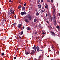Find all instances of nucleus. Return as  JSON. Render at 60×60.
<instances>
[{
	"instance_id": "nucleus-6",
	"label": "nucleus",
	"mask_w": 60,
	"mask_h": 60,
	"mask_svg": "<svg viewBox=\"0 0 60 60\" xmlns=\"http://www.w3.org/2000/svg\"><path fill=\"white\" fill-rule=\"evenodd\" d=\"M51 33L52 34V36H55L56 34L55 33L52 32V31H51Z\"/></svg>"
},
{
	"instance_id": "nucleus-10",
	"label": "nucleus",
	"mask_w": 60,
	"mask_h": 60,
	"mask_svg": "<svg viewBox=\"0 0 60 60\" xmlns=\"http://www.w3.org/2000/svg\"><path fill=\"white\" fill-rule=\"evenodd\" d=\"M25 22H27V23H28L29 22V21H28V19H26L25 21Z\"/></svg>"
},
{
	"instance_id": "nucleus-38",
	"label": "nucleus",
	"mask_w": 60,
	"mask_h": 60,
	"mask_svg": "<svg viewBox=\"0 0 60 60\" xmlns=\"http://www.w3.org/2000/svg\"><path fill=\"white\" fill-rule=\"evenodd\" d=\"M45 34V33L44 32H43L42 33V34Z\"/></svg>"
},
{
	"instance_id": "nucleus-11",
	"label": "nucleus",
	"mask_w": 60,
	"mask_h": 60,
	"mask_svg": "<svg viewBox=\"0 0 60 60\" xmlns=\"http://www.w3.org/2000/svg\"><path fill=\"white\" fill-rule=\"evenodd\" d=\"M18 28H20L21 27V24H20L18 25Z\"/></svg>"
},
{
	"instance_id": "nucleus-5",
	"label": "nucleus",
	"mask_w": 60,
	"mask_h": 60,
	"mask_svg": "<svg viewBox=\"0 0 60 60\" xmlns=\"http://www.w3.org/2000/svg\"><path fill=\"white\" fill-rule=\"evenodd\" d=\"M26 13L25 12H21V15H25V14H26Z\"/></svg>"
},
{
	"instance_id": "nucleus-44",
	"label": "nucleus",
	"mask_w": 60,
	"mask_h": 60,
	"mask_svg": "<svg viewBox=\"0 0 60 60\" xmlns=\"http://www.w3.org/2000/svg\"><path fill=\"white\" fill-rule=\"evenodd\" d=\"M30 59H29V60H30Z\"/></svg>"
},
{
	"instance_id": "nucleus-33",
	"label": "nucleus",
	"mask_w": 60,
	"mask_h": 60,
	"mask_svg": "<svg viewBox=\"0 0 60 60\" xmlns=\"http://www.w3.org/2000/svg\"><path fill=\"white\" fill-rule=\"evenodd\" d=\"M51 2H53V0H50Z\"/></svg>"
},
{
	"instance_id": "nucleus-4",
	"label": "nucleus",
	"mask_w": 60,
	"mask_h": 60,
	"mask_svg": "<svg viewBox=\"0 0 60 60\" xmlns=\"http://www.w3.org/2000/svg\"><path fill=\"white\" fill-rule=\"evenodd\" d=\"M45 8H46V9H48V5H47V4L46 3H45Z\"/></svg>"
},
{
	"instance_id": "nucleus-43",
	"label": "nucleus",
	"mask_w": 60,
	"mask_h": 60,
	"mask_svg": "<svg viewBox=\"0 0 60 60\" xmlns=\"http://www.w3.org/2000/svg\"><path fill=\"white\" fill-rule=\"evenodd\" d=\"M47 57H49V56H48Z\"/></svg>"
},
{
	"instance_id": "nucleus-22",
	"label": "nucleus",
	"mask_w": 60,
	"mask_h": 60,
	"mask_svg": "<svg viewBox=\"0 0 60 60\" xmlns=\"http://www.w3.org/2000/svg\"><path fill=\"white\" fill-rule=\"evenodd\" d=\"M21 34L22 35V34H23V32L22 31L21 32Z\"/></svg>"
},
{
	"instance_id": "nucleus-23",
	"label": "nucleus",
	"mask_w": 60,
	"mask_h": 60,
	"mask_svg": "<svg viewBox=\"0 0 60 60\" xmlns=\"http://www.w3.org/2000/svg\"><path fill=\"white\" fill-rule=\"evenodd\" d=\"M50 17H51V16H50V14H49V18Z\"/></svg>"
},
{
	"instance_id": "nucleus-21",
	"label": "nucleus",
	"mask_w": 60,
	"mask_h": 60,
	"mask_svg": "<svg viewBox=\"0 0 60 60\" xmlns=\"http://www.w3.org/2000/svg\"><path fill=\"white\" fill-rule=\"evenodd\" d=\"M13 25L14 26H16V23H15L13 24Z\"/></svg>"
},
{
	"instance_id": "nucleus-31",
	"label": "nucleus",
	"mask_w": 60,
	"mask_h": 60,
	"mask_svg": "<svg viewBox=\"0 0 60 60\" xmlns=\"http://www.w3.org/2000/svg\"><path fill=\"white\" fill-rule=\"evenodd\" d=\"M14 59H16V57H14Z\"/></svg>"
},
{
	"instance_id": "nucleus-45",
	"label": "nucleus",
	"mask_w": 60,
	"mask_h": 60,
	"mask_svg": "<svg viewBox=\"0 0 60 60\" xmlns=\"http://www.w3.org/2000/svg\"><path fill=\"white\" fill-rule=\"evenodd\" d=\"M59 16H60V13L59 14Z\"/></svg>"
},
{
	"instance_id": "nucleus-34",
	"label": "nucleus",
	"mask_w": 60,
	"mask_h": 60,
	"mask_svg": "<svg viewBox=\"0 0 60 60\" xmlns=\"http://www.w3.org/2000/svg\"><path fill=\"white\" fill-rule=\"evenodd\" d=\"M40 58H41V56H39V59Z\"/></svg>"
},
{
	"instance_id": "nucleus-8",
	"label": "nucleus",
	"mask_w": 60,
	"mask_h": 60,
	"mask_svg": "<svg viewBox=\"0 0 60 60\" xmlns=\"http://www.w3.org/2000/svg\"><path fill=\"white\" fill-rule=\"evenodd\" d=\"M8 16H9L10 17V16L11 15V13L10 12H8Z\"/></svg>"
},
{
	"instance_id": "nucleus-29",
	"label": "nucleus",
	"mask_w": 60,
	"mask_h": 60,
	"mask_svg": "<svg viewBox=\"0 0 60 60\" xmlns=\"http://www.w3.org/2000/svg\"><path fill=\"white\" fill-rule=\"evenodd\" d=\"M37 2L38 3H39L40 2V0H39L37 1Z\"/></svg>"
},
{
	"instance_id": "nucleus-2",
	"label": "nucleus",
	"mask_w": 60,
	"mask_h": 60,
	"mask_svg": "<svg viewBox=\"0 0 60 60\" xmlns=\"http://www.w3.org/2000/svg\"><path fill=\"white\" fill-rule=\"evenodd\" d=\"M35 47H33V49H34V50L35 51H36L37 50V51L38 52H39V51H40V49L39 47L38 46L36 47L35 48Z\"/></svg>"
},
{
	"instance_id": "nucleus-37",
	"label": "nucleus",
	"mask_w": 60,
	"mask_h": 60,
	"mask_svg": "<svg viewBox=\"0 0 60 60\" xmlns=\"http://www.w3.org/2000/svg\"><path fill=\"white\" fill-rule=\"evenodd\" d=\"M19 3H20L21 2V0H19Z\"/></svg>"
},
{
	"instance_id": "nucleus-48",
	"label": "nucleus",
	"mask_w": 60,
	"mask_h": 60,
	"mask_svg": "<svg viewBox=\"0 0 60 60\" xmlns=\"http://www.w3.org/2000/svg\"><path fill=\"white\" fill-rule=\"evenodd\" d=\"M36 59H35V60H36Z\"/></svg>"
},
{
	"instance_id": "nucleus-27",
	"label": "nucleus",
	"mask_w": 60,
	"mask_h": 60,
	"mask_svg": "<svg viewBox=\"0 0 60 60\" xmlns=\"http://www.w3.org/2000/svg\"><path fill=\"white\" fill-rule=\"evenodd\" d=\"M4 53H2L1 55L2 56H4Z\"/></svg>"
},
{
	"instance_id": "nucleus-25",
	"label": "nucleus",
	"mask_w": 60,
	"mask_h": 60,
	"mask_svg": "<svg viewBox=\"0 0 60 60\" xmlns=\"http://www.w3.org/2000/svg\"><path fill=\"white\" fill-rule=\"evenodd\" d=\"M48 2H50V1L49 0H46Z\"/></svg>"
},
{
	"instance_id": "nucleus-9",
	"label": "nucleus",
	"mask_w": 60,
	"mask_h": 60,
	"mask_svg": "<svg viewBox=\"0 0 60 60\" xmlns=\"http://www.w3.org/2000/svg\"><path fill=\"white\" fill-rule=\"evenodd\" d=\"M38 8L39 9H41V4H39L38 6Z\"/></svg>"
},
{
	"instance_id": "nucleus-20",
	"label": "nucleus",
	"mask_w": 60,
	"mask_h": 60,
	"mask_svg": "<svg viewBox=\"0 0 60 60\" xmlns=\"http://www.w3.org/2000/svg\"><path fill=\"white\" fill-rule=\"evenodd\" d=\"M21 8V6H19V7L18 8L19 9H20Z\"/></svg>"
},
{
	"instance_id": "nucleus-32",
	"label": "nucleus",
	"mask_w": 60,
	"mask_h": 60,
	"mask_svg": "<svg viewBox=\"0 0 60 60\" xmlns=\"http://www.w3.org/2000/svg\"><path fill=\"white\" fill-rule=\"evenodd\" d=\"M24 6H26V4H24Z\"/></svg>"
},
{
	"instance_id": "nucleus-7",
	"label": "nucleus",
	"mask_w": 60,
	"mask_h": 60,
	"mask_svg": "<svg viewBox=\"0 0 60 60\" xmlns=\"http://www.w3.org/2000/svg\"><path fill=\"white\" fill-rule=\"evenodd\" d=\"M25 54H26V55H28V54H29L30 52H29L27 51V52H25Z\"/></svg>"
},
{
	"instance_id": "nucleus-39",
	"label": "nucleus",
	"mask_w": 60,
	"mask_h": 60,
	"mask_svg": "<svg viewBox=\"0 0 60 60\" xmlns=\"http://www.w3.org/2000/svg\"><path fill=\"white\" fill-rule=\"evenodd\" d=\"M22 28H23V29H24V28H25V27L23 26V27Z\"/></svg>"
},
{
	"instance_id": "nucleus-24",
	"label": "nucleus",
	"mask_w": 60,
	"mask_h": 60,
	"mask_svg": "<svg viewBox=\"0 0 60 60\" xmlns=\"http://www.w3.org/2000/svg\"><path fill=\"white\" fill-rule=\"evenodd\" d=\"M56 28H57V29H59V26H58L56 27Z\"/></svg>"
},
{
	"instance_id": "nucleus-18",
	"label": "nucleus",
	"mask_w": 60,
	"mask_h": 60,
	"mask_svg": "<svg viewBox=\"0 0 60 60\" xmlns=\"http://www.w3.org/2000/svg\"><path fill=\"white\" fill-rule=\"evenodd\" d=\"M26 29L28 30H30V28L28 27H27Z\"/></svg>"
},
{
	"instance_id": "nucleus-35",
	"label": "nucleus",
	"mask_w": 60,
	"mask_h": 60,
	"mask_svg": "<svg viewBox=\"0 0 60 60\" xmlns=\"http://www.w3.org/2000/svg\"><path fill=\"white\" fill-rule=\"evenodd\" d=\"M37 34V32H36L35 33V34H36V35Z\"/></svg>"
},
{
	"instance_id": "nucleus-26",
	"label": "nucleus",
	"mask_w": 60,
	"mask_h": 60,
	"mask_svg": "<svg viewBox=\"0 0 60 60\" xmlns=\"http://www.w3.org/2000/svg\"><path fill=\"white\" fill-rule=\"evenodd\" d=\"M38 26L39 27H41V25L40 24H39L38 25Z\"/></svg>"
},
{
	"instance_id": "nucleus-12",
	"label": "nucleus",
	"mask_w": 60,
	"mask_h": 60,
	"mask_svg": "<svg viewBox=\"0 0 60 60\" xmlns=\"http://www.w3.org/2000/svg\"><path fill=\"white\" fill-rule=\"evenodd\" d=\"M35 52V51H34V50H33V51L32 52H31V54H34V53Z\"/></svg>"
},
{
	"instance_id": "nucleus-47",
	"label": "nucleus",
	"mask_w": 60,
	"mask_h": 60,
	"mask_svg": "<svg viewBox=\"0 0 60 60\" xmlns=\"http://www.w3.org/2000/svg\"><path fill=\"white\" fill-rule=\"evenodd\" d=\"M43 9L44 8H42Z\"/></svg>"
},
{
	"instance_id": "nucleus-16",
	"label": "nucleus",
	"mask_w": 60,
	"mask_h": 60,
	"mask_svg": "<svg viewBox=\"0 0 60 60\" xmlns=\"http://www.w3.org/2000/svg\"><path fill=\"white\" fill-rule=\"evenodd\" d=\"M49 19H51V21H52V18L51 17H49Z\"/></svg>"
},
{
	"instance_id": "nucleus-1",
	"label": "nucleus",
	"mask_w": 60,
	"mask_h": 60,
	"mask_svg": "<svg viewBox=\"0 0 60 60\" xmlns=\"http://www.w3.org/2000/svg\"><path fill=\"white\" fill-rule=\"evenodd\" d=\"M56 18V17L55 15V14H53L52 16V20L53 22H54V25H56V20L55 19Z\"/></svg>"
},
{
	"instance_id": "nucleus-17",
	"label": "nucleus",
	"mask_w": 60,
	"mask_h": 60,
	"mask_svg": "<svg viewBox=\"0 0 60 60\" xmlns=\"http://www.w3.org/2000/svg\"><path fill=\"white\" fill-rule=\"evenodd\" d=\"M34 21L35 22H36V21H37V19H35L34 20Z\"/></svg>"
},
{
	"instance_id": "nucleus-36",
	"label": "nucleus",
	"mask_w": 60,
	"mask_h": 60,
	"mask_svg": "<svg viewBox=\"0 0 60 60\" xmlns=\"http://www.w3.org/2000/svg\"><path fill=\"white\" fill-rule=\"evenodd\" d=\"M9 2H10V3L11 2H12V1H11V0H9Z\"/></svg>"
},
{
	"instance_id": "nucleus-42",
	"label": "nucleus",
	"mask_w": 60,
	"mask_h": 60,
	"mask_svg": "<svg viewBox=\"0 0 60 60\" xmlns=\"http://www.w3.org/2000/svg\"><path fill=\"white\" fill-rule=\"evenodd\" d=\"M41 0V2H43V0Z\"/></svg>"
},
{
	"instance_id": "nucleus-13",
	"label": "nucleus",
	"mask_w": 60,
	"mask_h": 60,
	"mask_svg": "<svg viewBox=\"0 0 60 60\" xmlns=\"http://www.w3.org/2000/svg\"><path fill=\"white\" fill-rule=\"evenodd\" d=\"M9 11L10 12H11V14H12V9H10Z\"/></svg>"
},
{
	"instance_id": "nucleus-15",
	"label": "nucleus",
	"mask_w": 60,
	"mask_h": 60,
	"mask_svg": "<svg viewBox=\"0 0 60 60\" xmlns=\"http://www.w3.org/2000/svg\"><path fill=\"white\" fill-rule=\"evenodd\" d=\"M44 12V10H42L41 11V13H42Z\"/></svg>"
},
{
	"instance_id": "nucleus-3",
	"label": "nucleus",
	"mask_w": 60,
	"mask_h": 60,
	"mask_svg": "<svg viewBox=\"0 0 60 60\" xmlns=\"http://www.w3.org/2000/svg\"><path fill=\"white\" fill-rule=\"evenodd\" d=\"M27 18H28L29 20H31L32 19V16L30 15H28Z\"/></svg>"
},
{
	"instance_id": "nucleus-28",
	"label": "nucleus",
	"mask_w": 60,
	"mask_h": 60,
	"mask_svg": "<svg viewBox=\"0 0 60 60\" xmlns=\"http://www.w3.org/2000/svg\"><path fill=\"white\" fill-rule=\"evenodd\" d=\"M48 14H47V13L46 14V17L47 18L48 17Z\"/></svg>"
},
{
	"instance_id": "nucleus-41",
	"label": "nucleus",
	"mask_w": 60,
	"mask_h": 60,
	"mask_svg": "<svg viewBox=\"0 0 60 60\" xmlns=\"http://www.w3.org/2000/svg\"><path fill=\"white\" fill-rule=\"evenodd\" d=\"M19 38H20V39H21V37H20V36H19Z\"/></svg>"
},
{
	"instance_id": "nucleus-19",
	"label": "nucleus",
	"mask_w": 60,
	"mask_h": 60,
	"mask_svg": "<svg viewBox=\"0 0 60 60\" xmlns=\"http://www.w3.org/2000/svg\"><path fill=\"white\" fill-rule=\"evenodd\" d=\"M36 15L37 16H38L39 15V13L38 12H37L36 14Z\"/></svg>"
},
{
	"instance_id": "nucleus-30",
	"label": "nucleus",
	"mask_w": 60,
	"mask_h": 60,
	"mask_svg": "<svg viewBox=\"0 0 60 60\" xmlns=\"http://www.w3.org/2000/svg\"><path fill=\"white\" fill-rule=\"evenodd\" d=\"M14 11H13L12 12V13H13V14H14Z\"/></svg>"
},
{
	"instance_id": "nucleus-14",
	"label": "nucleus",
	"mask_w": 60,
	"mask_h": 60,
	"mask_svg": "<svg viewBox=\"0 0 60 60\" xmlns=\"http://www.w3.org/2000/svg\"><path fill=\"white\" fill-rule=\"evenodd\" d=\"M25 9H26V8H25V7H23L22 8V9L23 10V11H25Z\"/></svg>"
},
{
	"instance_id": "nucleus-46",
	"label": "nucleus",
	"mask_w": 60,
	"mask_h": 60,
	"mask_svg": "<svg viewBox=\"0 0 60 60\" xmlns=\"http://www.w3.org/2000/svg\"><path fill=\"white\" fill-rule=\"evenodd\" d=\"M52 48H54L53 47V46H52Z\"/></svg>"
},
{
	"instance_id": "nucleus-40",
	"label": "nucleus",
	"mask_w": 60,
	"mask_h": 60,
	"mask_svg": "<svg viewBox=\"0 0 60 60\" xmlns=\"http://www.w3.org/2000/svg\"><path fill=\"white\" fill-rule=\"evenodd\" d=\"M15 18H16V15L15 16Z\"/></svg>"
}]
</instances>
